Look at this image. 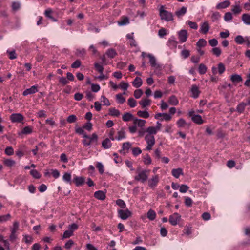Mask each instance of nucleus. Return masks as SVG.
<instances>
[{
	"mask_svg": "<svg viewBox=\"0 0 250 250\" xmlns=\"http://www.w3.org/2000/svg\"><path fill=\"white\" fill-rule=\"evenodd\" d=\"M144 162L146 165H149L151 163V157L148 154L144 156Z\"/></svg>",
	"mask_w": 250,
	"mask_h": 250,
	"instance_id": "obj_48",
	"label": "nucleus"
},
{
	"mask_svg": "<svg viewBox=\"0 0 250 250\" xmlns=\"http://www.w3.org/2000/svg\"><path fill=\"white\" fill-rule=\"evenodd\" d=\"M181 54L183 58H187L190 56V51L186 49L183 50L181 52Z\"/></svg>",
	"mask_w": 250,
	"mask_h": 250,
	"instance_id": "obj_49",
	"label": "nucleus"
},
{
	"mask_svg": "<svg viewBox=\"0 0 250 250\" xmlns=\"http://www.w3.org/2000/svg\"><path fill=\"white\" fill-rule=\"evenodd\" d=\"M177 124L178 127H185L186 125L189 126V125L188 124L186 121L182 118L180 119L177 122Z\"/></svg>",
	"mask_w": 250,
	"mask_h": 250,
	"instance_id": "obj_42",
	"label": "nucleus"
},
{
	"mask_svg": "<svg viewBox=\"0 0 250 250\" xmlns=\"http://www.w3.org/2000/svg\"><path fill=\"white\" fill-rule=\"evenodd\" d=\"M117 134L118 135L116 138V139L118 140H121L126 137L125 131L124 128H122L121 130L118 132Z\"/></svg>",
	"mask_w": 250,
	"mask_h": 250,
	"instance_id": "obj_20",
	"label": "nucleus"
},
{
	"mask_svg": "<svg viewBox=\"0 0 250 250\" xmlns=\"http://www.w3.org/2000/svg\"><path fill=\"white\" fill-rule=\"evenodd\" d=\"M97 168L98 169V170L100 174H103L104 172V166L100 162H98L96 165Z\"/></svg>",
	"mask_w": 250,
	"mask_h": 250,
	"instance_id": "obj_58",
	"label": "nucleus"
},
{
	"mask_svg": "<svg viewBox=\"0 0 250 250\" xmlns=\"http://www.w3.org/2000/svg\"><path fill=\"white\" fill-rule=\"evenodd\" d=\"M209 29V24L208 21H205L201 25L200 32L204 34H206Z\"/></svg>",
	"mask_w": 250,
	"mask_h": 250,
	"instance_id": "obj_12",
	"label": "nucleus"
},
{
	"mask_svg": "<svg viewBox=\"0 0 250 250\" xmlns=\"http://www.w3.org/2000/svg\"><path fill=\"white\" fill-rule=\"evenodd\" d=\"M235 41L236 42L239 44H242L245 42V39L241 35L236 36L235 38Z\"/></svg>",
	"mask_w": 250,
	"mask_h": 250,
	"instance_id": "obj_46",
	"label": "nucleus"
},
{
	"mask_svg": "<svg viewBox=\"0 0 250 250\" xmlns=\"http://www.w3.org/2000/svg\"><path fill=\"white\" fill-rule=\"evenodd\" d=\"M187 12V8L185 7H182L180 9H178L177 11L175 12V15L178 17H180L182 16H183Z\"/></svg>",
	"mask_w": 250,
	"mask_h": 250,
	"instance_id": "obj_33",
	"label": "nucleus"
},
{
	"mask_svg": "<svg viewBox=\"0 0 250 250\" xmlns=\"http://www.w3.org/2000/svg\"><path fill=\"white\" fill-rule=\"evenodd\" d=\"M191 92L193 98H197L200 93V91L199 90L198 87L196 85L194 84L192 85Z\"/></svg>",
	"mask_w": 250,
	"mask_h": 250,
	"instance_id": "obj_10",
	"label": "nucleus"
},
{
	"mask_svg": "<svg viewBox=\"0 0 250 250\" xmlns=\"http://www.w3.org/2000/svg\"><path fill=\"white\" fill-rule=\"evenodd\" d=\"M181 220V215L177 213H174L169 217V222L173 226L176 225Z\"/></svg>",
	"mask_w": 250,
	"mask_h": 250,
	"instance_id": "obj_4",
	"label": "nucleus"
},
{
	"mask_svg": "<svg viewBox=\"0 0 250 250\" xmlns=\"http://www.w3.org/2000/svg\"><path fill=\"white\" fill-rule=\"evenodd\" d=\"M247 104L244 103H241L237 107L236 110L240 113H242L245 108Z\"/></svg>",
	"mask_w": 250,
	"mask_h": 250,
	"instance_id": "obj_41",
	"label": "nucleus"
},
{
	"mask_svg": "<svg viewBox=\"0 0 250 250\" xmlns=\"http://www.w3.org/2000/svg\"><path fill=\"white\" fill-rule=\"evenodd\" d=\"M172 175L176 178H178L180 175H182V169L181 168L173 169L171 171Z\"/></svg>",
	"mask_w": 250,
	"mask_h": 250,
	"instance_id": "obj_22",
	"label": "nucleus"
},
{
	"mask_svg": "<svg viewBox=\"0 0 250 250\" xmlns=\"http://www.w3.org/2000/svg\"><path fill=\"white\" fill-rule=\"evenodd\" d=\"M81 65V62L79 60L75 61L71 65V67L73 68H77Z\"/></svg>",
	"mask_w": 250,
	"mask_h": 250,
	"instance_id": "obj_59",
	"label": "nucleus"
},
{
	"mask_svg": "<svg viewBox=\"0 0 250 250\" xmlns=\"http://www.w3.org/2000/svg\"><path fill=\"white\" fill-rule=\"evenodd\" d=\"M128 104L130 107H134L136 105V101L132 98H130L128 100Z\"/></svg>",
	"mask_w": 250,
	"mask_h": 250,
	"instance_id": "obj_51",
	"label": "nucleus"
},
{
	"mask_svg": "<svg viewBox=\"0 0 250 250\" xmlns=\"http://www.w3.org/2000/svg\"><path fill=\"white\" fill-rule=\"evenodd\" d=\"M231 81L235 84H237L240 82L242 81L241 76L238 74H234L231 76Z\"/></svg>",
	"mask_w": 250,
	"mask_h": 250,
	"instance_id": "obj_16",
	"label": "nucleus"
},
{
	"mask_svg": "<svg viewBox=\"0 0 250 250\" xmlns=\"http://www.w3.org/2000/svg\"><path fill=\"white\" fill-rule=\"evenodd\" d=\"M188 32L186 30L182 29L178 32V39L180 42H185L188 38Z\"/></svg>",
	"mask_w": 250,
	"mask_h": 250,
	"instance_id": "obj_6",
	"label": "nucleus"
},
{
	"mask_svg": "<svg viewBox=\"0 0 250 250\" xmlns=\"http://www.w3.org/2000/svg\"><path fill=\"white\" fill-rule=\"evenodd\" d=\"M179 188V190L182 193L186 192L189 188L186 185H182Z\"/></svg>",
	"mask_w": 250,
	"mask_h": 250,
	"instance_id": "obj_63",
	"label": "nucleus"
},
{
	"mask_svg": "<svg viewBox=\"0 0 250 250\" xmlns=\"http://www.w3.org/2000/svg\"><path fill=\"white\" fill-rule=\"evenodd\" d=\"M74 181L77 186H80L83 185L85 182V179L83 177H76Z\"/></svg>",
	"mask_w": 250,
	"mask_h": 250,
	"instance_id": "obj_21",
	"label": "nucleus"
},
{
	"mask_svg": "<svg viewBox=\"0 0 250 250\" xmlns=\"http://www.w3.org/2000/svg\"><path fill=\"white\" fill-rule=\"evenodd\" d=\"M207 68L204 64H200L199 66V73L200 74H204L207 71Z\"/></svg>",
	"mask_w": 250,
	"mask_h": 250,
	"instance_id": "obj_43",
	"label": "nucleus"
},
{
	"mask_svg": "<svg viewBox=\"0 0 250 250\" xmlns=\"http://www.w3.org/2000/svg\"><path fill=\"white\" fill-rule=\"evenodd\" d=\"M101 102L103 103L104 105L109 106L110 105L109 101L104 96H101Z\"/></svg>",
	"mask_w": 250,
	"mask_h": 250,
	"instance_id": "obj_45",
	"label": "nucleus"
},
{
	"mask_svg": "<svg viewBox=\"0 0 250 250\" xmlns=\"http://www.w3.org/2000/svg\"><path fill=\"white\" fill-rule=\"evenodd\" d=\"M242 20L246 25H250V14H243L242 15Z\"/></svg>",
	"mask_w": 250,
	"mask_h": 250,
	"instance_id": "obj_23",
	"label": "nucleus"
},
{
	"mask_svg": "<svg viewBox=\"0 0 250 250\" xmlns=\"http://www.w3.org/2000/svg\"><path fill=\"white\" fill-rule=\"evenodd\" d=\"M106 54L108 57L113 58L117 55V53L115 49L111 48L106 51Z\"/></svg>",
	"mask_w": 250,
	"mask_h": 250,
	"instance_id": "obj_35",
	"label": "nucleus"
},
{
	"mask_svg": "<svg viewBox=\"0 0 250 250\" xmlns=\"http://www.w3.org/2000/svg\"><path fill=\"white\" fill-rule=\"evenodd\" d=\"M3 163L5 166L8 167H12L15 165L16 162L12 159H6L4 160Z\"/></svg>",
	"mask_w": 250,
	"mask_h": 250,
	"instance_id": "obj_31",
	"label": "nucleus"
},
{
	"mask_svg": "<svg viewBox=\"0 0 250 250\" xmlns=\"http://www.w3.org/2000/svg\"><path fill=\"white\" fill-rule=\"evenodd\" d=\"M137 115L138 116L144 118H147L149 117V113L146 111H138L137 112Z\"/></svg>",
	"mask_w": 250,
	"mask_h": 250,
	"instance_id": "obj_40",
	"label": "nucleus"
},
{
	"mask_svg": "<svg viewBox=\"0 0 250 250\" xmlns=\"http://www.w3.org/2000/svg\"><path fill=\"white\" fill-rule=\"evenodd\" d=\"M185 204L188 207H191L192 205V200L188 197H185Z\"/></svg>",
	"mask_w": 250,
	"mask_h": 250,
	"instance_id": "obj_55",
	"label": "nucleus"
},
{
	"mask_svg": "<svg viewBox=\"0 0 250 250\" xmlns=\"http://www.w3.org/2000/svg\"><path fill=\"white\" fill-rule=\"evenodd\" d=\"M232 15L231 12H228L225 14L224 19L226 21H229L232 19Z\"/></svg>",
	"mask_w": 250,
	"mask_h": 250,
	"instance_id": "obj_44",
	"label": "nucleus"
},
{
	"mask_svg": "<svg viewBox=\"0 0 250 250\" xmlns=\"http://www.w3.org/2000/svg\"><path fill=\"white\" fill-rule=\"evenodd\" d=\"M134 118L133 115L129 112L125 113L123 116V120L125 122L133 120V119Z\"/></svg>",
	"mask_w": 250,
	"mask_h": 250,
	"instance_id": "obj_30",
	"label": "nucleus"
},
{
	"mask_svg": "<svg viewBox=\"0 0 250 250\" xmlns=\"http://www.w3.org/2000/svg\"><path fill=\"white\" fill-rule=\"evenodd\" d=\"M10 119L12 123H21L24 117L21 113H13L10 115Z\"/></svg>",
	"mask_w": 250,
	"mask_h": 250,
	"instance_id": "obj_3",
	"label": "nucleus"
},
{
	"mask_svg": "<svg viewBox=\"0 0 250 250\" xmlns=\"http://www.w3.org/2000/svg\"><path fill=\"white\" fill-rule=\"evenodd\" d=\"M94 196L98 200H104L106 198L105 192L102 190H98L94 193Z\"/></svg>",
	"mask_w": 250,
	"mask_h": 250,
	"instance_id": "obj_11",
	"label": "nucleus"
},
{
	"mask_svg": "<svg viewBox=\"0 0 250 250\" xmlns=\"http://www.w3.org/2000/svg\"><path fill=\"white\" fill-rule=\"evenodd\" d=\"M147 56L149 59V62L152 67L156 68L159 67V65L157 64L156 59L153 55L149 54Z\"/></svg>",
	"mask_w": 250,
	"mask_h": 250,
	"instance_id": "obj_14",
	"label": "nucleus"
},
{
	"mask_svg": "<svg viewBox=\"0 0 250 250\" xmlns=\"http://www.w3.org/2000/svg\"><path fill=\"white\" fill-rule=\"evenodd\" d=\"M117 22L119 25L123 26L129 23V19L127 17H123Z\"/></svg>",
	"mask_w": 250,
	"mask_h": 250,
	"instance_id": "obj_28",
	"label": "nucleus"
},
{
	"mask_svg": "<svg viewBox=\"0 0 250 250\" xmlns=\"http://www.w3.org/2000/svg\"><path fill=\"white\" fill-rule=\"evenodd\" d=\"M145 132L148 133L147 135H152L156 134L158 131L154 126H150L146 129Z\"/></svg>",
	"mask_w": 250,
	"mask_h": 250,
	"instance_id": "obj_29",
	"label": "nucleus"
},
{
	"mask_svg": "<svg viewBox=\"0 0 250 250\" xmlns=\"http://www.w3.org/2000/svg\"><path fill=\"white\" fill-rule=\"evenodd\" d=\"M217 69H218L219 73L220 74H221L224 72V71L225 70V67L223 63H220L218 65Z\"/></svg>",
	"mask_w": 250,
	"mask_h": 250,
	"instance_id": "obj_57",
	"label": "nucleus"
},
{
	"mask_svg": "<svg viewBox=\"0 0 250 250\" xmlns=\"http://www.w3.org/2000/svg\"><path fill=\"white\" fill-rule=\"evenodd\" d=\"M102 146L105 149L109 148L111 146L112 143L110 140L108 138H106L102 142Z\"/></svg>",
	"mask_w": 250,
	"mask_h": 250,
	"instance_id": "obj_25",
	"label": "nucleus"
},
{
	"mask_svg": "<svg viewBox=\"0 0 250 250\" xmlns=\"http://www.w3.org/2000/svg\"><path fill=\"white\" fill-rule=\"evenodd\" d=\"M212 52L216 56H219L221 53V51L219 48L215 47L212 49Z\"/></svg>",
	"mask_w": 250,
	"mask_h": 250,
	"instance_id": "obj_61",
	"label": "nucleus"
},
{
	"mask_svg": "<svg viewBox=\"0 0 250 250\" xmlns=\"http://www.w3.org/2000/svg\"><path fill=\"white\" fill-rule=\"evenodd\" d=\"M229 5L230 2L228 0H225L219 3L216 7L217 9H224L228 7Z\"/></svg>",
	"mask_w": 250,
	"mask_h": 250,
	"instance_id": "obj_19",
	"label": "nucleus"
},
{
	"mask_svg": "<svg viewBox=\"0 0 250 250\" xmlns=\"http://www.w3.org/2000/svg\"><path fill=\"white\" fill-rule=\"evenodd\" d=\"M77 117L74 115H71L69 116L67 119V121L69 123H72L76 122Z\"/></svg>",
	"mask_w": 250,
	"mask_h": 250,
	"instance_id": "obj_56",
	"label": "nucleus"
},
{
	"mask_svg": "<svg viewBox=\"0 0 250 250\" xmlns=\"http://www.w3.org/2000/svg\"><path fill=\"white\" fill-rule=\"evenodd\" d=\"M110 115L115 117H118L120 115V112L119 110L115 108H111L109 109Z\"/></svg>",
	"mask_w": 250,
	"mask_h": 250,
	"instance_id": "obj_38",
	"label": "nucleus"
},
{
	"mask_svg": "<svg viewBox=\"0 0 250 250\" xmlns=\"http://www.w3.org/2000/svg\"><path fill=\"white\" fill-rule=\"evenodd\" d=\"M32 132V128L30 126H26L22 130L21 133L23 134H29Z\"/></svg>",
	"mask_w": 250,
	"mask_h": 250,
	"instance_id": "obj_47",
	"label": "nucleus"
},
{
	"mask_svg": "<svg viewBox=\"0 0 250 250\" xmlns=\"http://www.w3.org/2000/svg\"><path fill=\"white\" fill-rule=\"evenodd\" d=\"M207 44V41L204 39H200L196 43L198 48H201L205 46Z\"/></svg>",
	"mask_w": 250,
	"mask_h": 250,
	"instance_id": "obj_36",
	"label": "nucleus"
},
{
	"mask_svg": "<svg viewBox=\"0 0 250 250\" xmlns=\"http://www.w3.org/2000/svg\"><path fill=\"white\" fill-rule=\"evenodd\" d=\"M94 67H95L96 70L97 71H98L100 73L102 74L103 73L104 68L102 65H101V64H100L98 63H95Z\"/></svg>",
	"mask_w": 250,
	"mask_h": 250,
	"instance_id": "obj_52",
	"label": "nucleus"
},
{
	"mask_svg": "<svg viewBox=\"0 0 250 250\" xmlns=\"http://www.w3.org/2000/svg\"><path fill=\"white\" fill-rule=\"evenodd\" d=\"M142 84V79L140 77H136L132 82V85L136 87H140Z\"/></svg>",
	"mask_w": 250,
	"mask_h": 250,
	"instance_id": "obj_24",
	"label": "nucleus"
},
{
	"mask_svg": "<svg viewBox=\"0 0 250 250\" xmlns=\"http://www.w3.org/2000/svg\"><path fill=\"white\" fill-rule=\"evenodd\" d=\"M168 102L170 104L172 105H176L178 104V100L174 95L169 97Z\"/></svg>",
	"mask_w": 250,
	"mask_h": 250,
	"instance_id": "obj_27",
	"label": "nucleus"
},
{
	"mask_svg": "<svg viewBox=\"0 0 250 250\" xmlns=\"http://www.w3.org/2000/svg\"><path fill=\"white\" fill-rule=\"evenodd\" d=\"M146 172L147 171L146 170L139 171L138 175L135 177V179L137 181H141L142 182H144L148 178Z\"/></svg>",
	"mask_w": 250,
	"mask_h": 250,
	"instance_id": "obj_5",
	"label": "nucleus"
},
{
	"mask_svg": "<svg viewBox=\"0 0 250 250\" xmlns=\"http://www.w3.org/2000/svg\"><path fill=\"white\" fill-rule=\"evenodd\" d=\"M231 10L234 14H238L242 11V8L239 4H236L233 6Z\"/></svg>",
	"mask_w": 250,
	"mask_h": 250,
	"instance_id": "obj_39",
	"label": "nucleus"
},
{
	"mask_svg": "<svg viewBox=\"0 0 250 250\" xmlns=\"http://www.w3.org/2000/svg\"><path fill=\"white\" fill-rule=\"evenodd\" d=\"M116 204L120 206L122 208H125L126 207L125 202L121 200L118 199L116 201Z\"/></svg>",
	"mask_w": 250,
	"mask_h": 250,
	"instance_id": "obj_64",
	"label": "nucleus"
},
{
	"mask_svg": "<svg viewBox=\"0 0 250 250\" xmlns=\"http://www.w3.org/2000/svg\"><path fill=\"white\" fill-rule=\"evenodd\" d=\"M143 94V91L141 89H137L134 92V96L136 99H139Z\"/></svg>",
	"mask_w": 250,
	"mask_h": 250,
	"instance_id": "obj_50",
	"label": "nucleus"
},
{
	"mask_svg": "<svg viewBox=\"0 0 250 250\" xmlns=\"http://www.w3.org/2000/svg\"><path fill=\"white\" fill-rule=\"evenodd\" d=\"M119 216L123 220L126 219L128 217L131 216V212L128 209L126 210H119L118 211Z\"/></svg>",
	"mask_w": 250,
	"mask_h": 250,
	"instance_id": "obj_7",
	"label": "nucleus"
},
{
	"mask_svg": "<svg viewBox=\"0 0 250 250\" xmlns=\"http://www.w3.org/2000/svg\"><path fill=\"white\" fill-rule=\"evenodd\" d=\"M159 182V177L157 175L152 177L148 180V185L151 188L155 187Z\"/></svg>",
	"mask_w": 250,
	"mask_h": 250,
	"instance_id": "obj_9",
	"label": "nucleus"
},
{
	"mask_svg": "<svg viewBox=\"0 0 250 250\" xmlns=\"http://www.w3.org/2000/svg\"><path fill=\"white\" fill-rule=\"evenodd\" d=\"M151 101L150 99H142L139 101V104L142 106L143 108L146 106H149L151 104Z\"/></svg>",
	"mask_w": 250,
	"mask_h": 250,
	"instance_id": "obj_18",
	"label": "nucleus"
},
{
	"mask_svg": "<svg viewBox=\"0 0 250 250\" xmlns=\"http://www.w3.org/2000/svg\"><path fill=\"white\" fill-rule=\"evenodd\" d=\"M178 42L174 39V38L169 39L167 42V45L172 49L175 48L177 46Z\"/></svg>",
	"mask_w": 250,
	"mask_h": 250,
	"instance_id": "obj_17",
	"label": "nucleus"
},
{
	"mask_svg": "<svg viewBox=\"0 0 250 250\" xmlns=\"http://www.w3.org/2000/svg\"><path fill=\"white\" fill-rule=\"evenodd\" d=\"M5 153L7 155H12L14 153L13 149L11 146L7 147L5 149Z\"/></svg>",
	"mask_w": 250,
	"mask_h": 250,
	"instance_id": "obj_60",
	"label": "nucleus"
},
{
	"mask_svg": "<svg viewBox=\"0 0 250 250\" xmlns=\"http://www.w3.org/2000/svg\"><path fill=\"white\" fill-rule=\"evenodd\" d=\"M220 17V15L218 12H214L211 16V19L213 21L218 20Z\"/></svg>",
	"mask_w": 250,
	"mask_h": 250,
	"instance_id": "obj_62",
	"label": "nucleus"
},
{
	"mask_svg": "<svg viewBox=\"0 0 250 250\" xmlns=\"http://www.w3.org/2000/svg\"><path fill=\"white\" fill-rule=\"evenodd\" d=\"M155 118L156 119H160L161 121L163 120L168 121L171 120V117L167 113H159L155 115Z\"/></svg>",
	"mask_w": 250,
	"mask_h": 250,
	"instance_id": "obj_8",
	"label": "nucleus"
},
{
	"mask_svg": "<svg viewBox=\"0 0 250 250\" xmlns=\"http://www.w3.org/2000/svg\"><path fill=\"white\" fill-rule=\"evenodd\" d=\"M73 234V232L72 230H66L63 235V238H68L72 236Z\"/></svg>",
	"mask_w": 250,
	"mask_h": 250,
	"instance_id": "obj_54",
	"label": "nucleus"
},
{
	"mask_svg": "<svg viewBox=\"0 0 250 250\" xmlns=\"http://www.w3.org/2000/svg\"><path fill=\"white\" fill-rule=\"evenodd\" d=\"M19 228V223L17 222H14L13 225V227L11 229V234L10 238H12L14 237V235L16 231L18 230Z\"/></svg>",
	"mask_w": 250,
	"mask_h": 250,
	"instance_id": "obj_26",
	"label": "nucleus"
},
{
	"mask_svg": "<svg viewBox=\"0 0 250 250\" xmlns=\"http://www.w3.org/2000/svg\"><path fill=\"white\" fill-rule=\"evenodd\" d=\"M164 8V6H161L159 10L161 20L167 21H172L173 20V14L172 13L165 10Z\"/></svg>",
	"mask_w": 250,
	"mask_h": 250,
	"instance_id": "obj_1",
	"label": "nucleus"
},
{
	"mask_svg": "<svg viewBox=\"0 0 250 250\" xmlns=\"http://www.w3.org/2000/svg\"><path fill=\"white\" fill-rule=\"evenodd\" d=\"M156 216V214L153 210H152V209L149 210V211H148V212L147 213V217L150 220H151V221L154 220L155 219Z\"/></svg>",
	"mask_w": 250,
	"mask_h": 250,
	"instance_id": "obj_32",
	"label": "nucleus"
},
{
	"mask_svg": "<svg viewBox=\"0 0 250 250\" xmlns=\"http://www.w3.org/2000/svg\"><path fill=\"white\" fill-rule=\"evenodd\" d=\"M192 120L194 122L198 124H202L203 123L202 117L199 115H194L192 117Z\"/></svg>",
	"mask_w": 250,
	"mask_h": 250,
	"instance_id": "obj_34",
	"label": "nucleus"
},
{
	"mask_svg": "<svg viewBox=\"0 0 250 250\" xmlns=\"http://www.w3.org/2000/svg\"><path fill=\"white\" fill-rule=\"evenodd\" d=\"M118 102L120 104H123L125 102V98L121 94H118L116 96Z\"/></svg>",
	"mask_w": 250,
	"mask_h": 250,
	"instance_id": "obj_53",
	"label": "nucleus"
},
{
	"mask_svg": "<svg viewBox=\"0 0 250 250\" xmlns=\"http://www.w3.org/2000/svg\"><path fill=\"white\" fill-rule=\"evenodd\" d=\"M11 218V215L10 214H7L6 215H1L0 216V223H3L5 222L8 220H9Z\"/></svg>",
	"mask_w": 250,
	"mask_h": 250,
	"instance_id": "obj_37",
	"label": "nucleus"
},
{
	"mask_svg": "<svg viewBox=\"0 0 250 250\" xmlns=\"http://www.w3.org/2000/svg\"><path fill=\"white\" fill-rule=\"evenodd\" d=\"M133 124L138 127H143L145 125L146 121L144 120L139 119L136 118L133 119Z\"/></svg>",
	"mask_w": 250,
	"mask_h": 250,
	"instance_id": "obj_15",
	"label": "nucleus"
},
{
	"mask_svg": "<svg viewBox=\"0 0 250 250\" xmlns=\"http://www.w3.org/2000/svg\"><path fill=\"white\" fill-rule=\"evenodd\" d=\"M38 91L37 86L34 85L30 88L26 89L23 93L24 96H27L29 94H32L36 93Z\"/></svg>",
	"mask_w": 250,
	"mask_h": 250,
	"instance_id": "obj_13",
	"label": "nucleus"
},
{
	"mask_svg": "<svg viewBox=\"0 0 250 250\" xmlns=\"http://www.w3.org/2000/svg\"><path fill=\"white\" fill-rule=\"evenodd\" d=\"M145 139L147 144L146 150H151L152 146H154L155 143L154 136L153 135H146L145 136Z\"/></svg>",
	"mask_w": 250,
	"mask_h": 250,
	"instance_id": "obj_2",
	"label": "nucleus"
}]
</instances>
